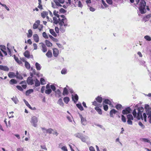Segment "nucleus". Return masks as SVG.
I'll return each instance as SVG.
<instances>
[{
  "mask_svg": "<svg viewBox=\"0 0 151 151\" xmlns=\"http://www.w3.org/2000/svg\"><path fill=\"white\" fill-rule=\"evenodd\" d=\"M146 2L144 0H140L138 8L141 14H144L146 13Z\"/></svg>",
  "mask_w": 151,
  "mask_h": 151,
  "instance_id": "nucleus-1",
  "label": "nucleus"
},
{
  "mask_svg": "<svg viewBox=\"0 0 151 151\" xmlns=\"http://www.w3.org/2000/svg\"><path fill=\"white\" fill-rule=\"evenodd\" d=\"M63 20L64 22H59V25H60V30L62 33L64 32L65 30L66 27L69 26L68 23H66V20L65 19Z\"/></svg>",
  "mask_w": 151,
  "mask_h": 151,
  "instance_id": "nucleus-2",
  "label": "nucleus"
},
{
  "mask_svg": "<svg viewBox=\"0 0 151 151\" xmlns=\"http://www.w3.org/2000/svg\"><path fill=\"white\" fill-rule=\"evenodd\" d=\"M145 109L146 111V113H144L143 116L145 122H147L146 114L151 113V107L150 108L148 104H145Z\"/></svg>",
  "mask_w": 151,
  "mask_h": 151,
  "instance_id": "nucleus-3",
  "label": "nucleus"
},
{
  "mask_svg": "<svg viewBox=\"0 0 151 151\" xmlns=\"http://www.w3.org/2000/svg\"><path fill=\"white\" fill-rule=\"evenodd\" d=\"M30 122L34 127H37V123L38 122V119L37 117L35 116H32L31 118Z\"/></svg>",
  "mask_w": 151,
  "mask_h": 151,
  "instance_id": "nucleus-4",
  "label": "nucleus"
},
{
  "mask_svg": "<svg viewBox=\"0 0 151 151\" xmlns=\"http://www.w3.org/2000/svg\"><path fill=\"white\" fill-rule=\"evenodd\" d=\"M55 4L58 6L61 7L62 6L60 4H63L65 2V0H53Z\"/></svg>",
  "mask_w": 151,
  "mask_h": 151,
  "instance_id": "nucleus-5",
  "label": "nucleus"
},
{
  "mask_svg": "<svg viewBox=\"0 0 151 151\" xmlns=\"http://www.w3.org/2000/svg\"><path fill=\"white\" fill-rule=\"evenodd\" d=\"M131 110L129 107L126 108L125 109L122 111V113L123 114H127L130 113V111Z\"/></svg>",
  "mask_w": 151,
  "mask_h": 151,
  "instance_id": "nucleus-6",
  "label": "nucleus"
},
{
  "mask_svg": "<svg viewBox=\"0 0 151 151\" xmlns=\"http://www.w3.org/2000/svg\"><path fill=\"white\" fill-rule=\"evenodd\" d=\"M80 117L81 119V122L82 125H85L87 124V121L85 118L83 117L82 115L80 114Z\"/></svg>",
  "mask_w": 151,
  "mask_h": 151,
  "instance_id": "nucleus-7",
  "label": "nucleus"
},
{
  "mask_svg": "<svg viewBox=\"0 0 151 151\" xmlns=\"http://www.w3.org/2000/svg\"><path fill=\"white\" fill-rule=\"evenodd\" d=\"M27 82L28 84L32 85L34 83V80L32 77H29L27 79Z\"/></svg>",
  "mask_w": 151,
  "mask_h": 151,
  "instance_id": "nucleus-8",
  "label": "nucleus"
},
{
  "mask_svg": "<svg viewBox=\"0 0 151 151\" xmlns=\"http://www.w3.org/2000/svg\"><path fill=\"white\" fill-rule=\"evenodd\" d=\"M40 21L39 20H37L36 21L33 25V28L34 29H36L38 28L40 24Z\"/></svg>",
  "mask_w": 151,
  "mask_h": 151,
  "instance_id": "nucleus-9",
  "label": "nucleus"
},
{
  "mask_svg": "<svg viewBox=\"0 0 151 151\" xmlns=\"http://www.w3.org/2000/svg\"><path fill=\"white\" fill-rule=\"evenodd\" d=\"M53 55L54 57H57L59 54V51L56 48H54L53 49Z\"/></svg>",
  "mask_w": 151,
  "mask_h": 151,
  "instance_id": "nucleus-10",
  "label": "nucleus"
},
{
  "mask_svg": "<svg viewBox=\"0 0 151 151\" xmlns=\"http://www.w3.org/2000/svg\"><path fill=\"white\" fill-rule=\"evenodd\" d=\"M151 17V14H149L146 15L143 17L142 19V21L145 22H146L148 21L150 18Z\"/></svg>",
  "mask_w": 151,
  "mask_h": 151,
  "instance_id": "nucleus-11",
  "label": "nucleus"
},
{
  "mask_svg": "<svg viewBox=\"0 0 151 151\" xmlns=\"http://www.w3.org/2000/svg\"><path fill=\"white\" fill-rule=\"evenodd\" d=\"M41 45L42 49V50L44 52H45L47 51V48L45 44L43 42H41L40 43Z\"/></svg>",
  "mask_w": 151,
  "mask_h": 151,
  "instance_id": "nucleus-12",
  "label": "nucleus"
},
{
  "mask_svg": "<svg viewBox=\"0 0 151 151\" xmlns=\"http://www.w3.org/2000/svg\"><path fill=\"white\" fill-rule=\"evenodd\" d=\"M0 69L6 71H8L9 70V68L7 66L2 65H0Z\"/></svg>",
  "mask_w": 151,
  "mask_h": 151,
  "instance_id": "nucleus-13",
  "label": "nucleus"
},
{
  "mask_svg": "<svg viewBox=\"0 0 151 151\" xmlns=\"http://www.w3.org/2000/svg\"><path fill=\"white\" fill-rule=\"evenodd\" d=\"M56 96L58 98L60 97L61 95V92L59 89H58L55 91Z\"/></svg>",
  "mask_w": 151,
  "mask_h": 151,
  "instance_id": "nucleus-14",
  "label": "nucleus"
},
{
  "mask_svg": "<svg viewBox=\"0 0 151 151\" xmlns=\"http://www.w3.org/2000/svg\"><path fill=\"white\" fill-rule=\"evenodd\" d=\"M33 38L34 40L36 42H38L39 41V37L37 34H34L33 35Z\"/></svg>",
  "mask_w": 151,
  "mask_h": 151,
  "instance_id": "nucleus-15",
  "label": "nucleus"
},
{
  "mask_svg": "<svg viewBox=\"0 0 151 151\" xmlns=\"http://www.w3.org/2000/svg\"><path fill=\"white\" fill-rule=\"evenodd\" d=\"M117 111H116L114 109H113L111 110L110 112V117H113L114 116L113 114H114Z\"/></svg>",
  "mask_w": 151,
  "mask_h": 151,
  "instance_id": "nucleus-16",
  "label": "nucleus"
},
{
  "mask_svg": "<svg viewBox=\"0 0 151 151\" xmlns=\"http://www.w3.org/2000/svg\"><path fill=\"white\" fill-rule=\"evenodd\" d=\"M60 17H61V18L60 17H59V18H58V19L59 20H60V22H64V21L63 20H65V19H66V23H68L67 22V21H68V20H67V19L66 18L65 16L63 15H61L60 16Z\"/></svg>",
  "mask_w": 151,
  "mask_h": 151,
  "instance_id": "nucleus-17",
  "label": "nucleus"
},
{
  "mask_svg": "<svg viewBox=\"0 0 151 151\" xmlns=\"http://www.w3.org/2000/svg\"><path fill=\"white\" fill-rule=\"evenodd\" d=\"M72 96L73 100L75 102H77L78 99V96L77 94H75L74 96H73V94H72Z\"/></svg>",
  "mask_w": 151,
  "mask_h": 151,
  "instance_id": "nucleus-18",
  "label": "nucleus"
},
{
  "mask_svg": "<svg viewBox=\"0 0 151 151\" xmlns=\"http://www.w3.org/2000/svg\"><path fill=\"white\" fill-rule=\"evenodd\" d=\"M142 113L140 112H137V118L138 119H140L141 118L143 119V118H144V117L142 116Z\"/></svg>",
  "mask_w": 151,
  "mask_h": 151,
  "instance_id": "nucleus-19",
  "label": "nucleus"
},
{
  "mask_svg": "<svg viewBox=\"0 0 151 151\" xmlns=\"http://www.w3.org/2000/svg\"><path fill=\"white\" fill-rule=\"evenodd\" d=\"M104 104H107L111 105V102L108 99H105L103 102V105Z\"/></svg>",
  "mask_w": 151,
  "mask_h": 151,
  "instance_id": "nucleus-20",
  "label": "nucleus"
},
{
  "mask_svg": "<svg viewBox=\"0 0 151 151\" xmlns=\"http://www.w3.org/2000/svg\"><path fill=\"white\" fill-rule=\"evenodd\" d=\"M35 83V86L36 87L39 86L40 85V82L37 78L34 80V83Z\"/></svg>",
  "mask_w": 151,
  "mask_h": 151,
  "instance_id": "nucleus-21",
  "label": "nucleus"
},
{
  "mask_svg": "<svg viewBox=\"0 0 151 151\" xmlns=\"http://www.w3.org/2000/svg\"><path fill=\"white\" fill-rule=\"evenodd\" d=\"M23 101L25 104L26 105H27V106L29 108L31 109L34 110L35 109V107L32 109V108L31 107V106L29 104L28 102L25 99H24Z\"/></svg>",
  "mask_w": 151,
  "mask_h": 151,
  "instance_id": "nucleus-22",
  "label": "nucleus"
},
{
  "mask_svg": "<svg viewBox=\"0 0 151 151\" xmlns=\"http://www.w3.org/2000/svg\"><path fill=\"white\" fill-rule=\"evenodd\" d=\"M8 76L9 78H12L15 77L16 75L14 73L12 72H10L8 74Z\"/></svg>",
  "mask_w": 151,
  "mask_h": 151,
  "instance_id": "nucleus-23",
  "label": "nucleus"
},
{
  "mask_svg": "<svg viewBox=\"0 0 151 151\" xmlns=\"http://www.w3.org/2000/svg\"><path fill=\"white\" fill-rule=\"evenodd\" d=\"M96 101L99 103H101L102 101V98L101 97L98 96L95 99Z\"/></svg>",
  "mask_w": 151,
  "mask_h": 151,
  "instance_id": "nucleus-24",
  "label": "nucleus"
},
{
  "mask_svg": "<svg viewBox=\"0 0 151 151\" xmlns=\"http://www.w3.org/2000/svg\"><path fill=\"white\" fill-rule=\"evenodd\" d=\"M46 45L48 47H50L52 46V44L47 40L45 41Z\"/></svg>",
  "mask_w": 151,
  "mask_h": 151,
  "instance_id": "nucleus-25",
  "label": "nucleus"
},
{
  "mask_svg": "<svg viewBox=\"0 0 151 151\" xmlns=\"http://www.w3.org/2000/svg\"><path fill=\"white\" fill-rule=\"evenodd\" d=\"M35 66L37 70H40L41 69V66L40 64L38 63H35Z\"/></svg>",
  "mask_w": 151,
  "mask_h": 151,
  "instance_id": "nucleus-26",
  "label": "nucleus"
},
{
  "mask_svg": "<svg viewBox=\"0 0 151 151\" xmlns=\"http://www.w3.org/2000/svg\"><path fill=\"white\" fill-rule=\"evenodd\" d=\"M53 23L55 24H57L58 23L59 24L60 20L58 19L56 17H53Z\"/></svg>",
  "mask_w": 151,
  "mask_h": 151,
  "instance_id": "nucleus-27",
  "label": "nucleus"
},
{
  "mask_svg": "<svg viewBox=\"0 0 151 151\" xmlns=\"http://www.w3.org/2000/svg\"><path fill=\"white\" fill-rule=\"evenodd\" d=\"M95 109L97 111L98 113L100 114H102V112L101 109L99 108V107H96L95 108Z\"/></svg>",
  "mask_w": 151,
  "mask_h": 151,
  "instance_id": "nucleus-28",
  "label": "nucleus"
},
{
  "mask_svg": "<svg viewBox=\"0 0 151 151\" xmlns=\"http://www.w3.org/2000/svg\"><path fill=\"white\" fill-rule=\"evenodd\" d=\"M68 93V92L67 89L66 87L64 88L63 93V95L64 96L67 95Z\"/></svg>",
  "mask_w": 151,
  "mask_h": 151,
  "instance_id": "nucleus-29",
  "label": "nucleus"
},
{
  "mask_svg": "<svg viewBox=\"0 0 151 151\" xmlns=\"http://www.w3.org/2000/svg\"><path fill=\"white\" fill-rule=\"evenodd\" d=\"M28 34L27 35V37L30 38L32 36V32L31 29H29L28 31Z\"/></svg>",
  "mask_w": 151,
  "mask_h": 151,
  "instance_id": "nucleus-30",
  "label": "nucleus"
},
{
  "mask_svg": "<svg viewBox=\"0 0 151 151\" xmlns=\"http://www.w3.org/2000/svg\"><path fill=\"white\" fill-rule=\"evenodd\" d=\"M33 92V90L32 89H29L26 92V95L27 96L29 95L30 94Z\"/></svg>",
  "mask_w": 151,
  "mask_h": 151,
  "instance_id": "nucleus-31",
  "label": "nucleus"
},
{
  "mask_svg": "<svg viewBox=\"0 0 151 151\" xmlns=\"http://www.w3.org/2000/svg\"><path fill=\"white\" fill-rule=\"evenodd\" d=\"M24 56L27 58H29L30 57L29 53V52L27 50L24 53Z\"/></svg>",
  "mask_w": 151,
  "mask_h": 151,
  "instance_id": "nucleus-32",
  "label": "nucleus"
},
{
  "mask_svg": "<svg viewBox=\"0 0 151 151\" xmlns=\"http://www.w3.org/2000/svg\"><path fill=\"white\" fill-rule=\"evenodd\" d=\"M93 105H94L95 106H96V107H101V105L100 104H99L96 101H94L92 102Z\"/></svg>",
  "mask_w": 151,
  "mask_h": 151,
  "instance_id": "nucleus-33",
  "label": "nucleus"
},
{
  "mask_svg": "<svg viewBox=\"0 0 151 151\" xmlns=\"http://www.w3.org/2000/svg\"><path fill=\"white\" fill-rule=\"evenodd\" d=\"M46 55L48 58H51L52 55V52L50 50L48 51Z\"/></svg>",
  "mask_w": 151,
  "mask_h": 151,
  "instance_id": "nucleus-34",
  "label": "nucleus"
},
{
  "mask_svg": "<svg viewBox=\"0 0 151 151\" xmlns=\"http://www.w3.org/2000/svg\"><path fill=\"white\" fill-rule=\"evenodd\" d=\"M17 83V81L14 79H12L10 80L9 82L10 84L13 85L14 84H16Z\"/></svg>",
  "mask_w": 151,
  "mask_h": 151,
  "instance_id": "nucleus-35",
  "label": "nucleus"
},
{
  "mask_svg": "<svg viewBox=\"0 0 151 151\" xmlns=\"http://www.w3.org/2000/svg\"><path fill=\"white\" fill-rule=\"evenodd\" d=\"M58 103L61 106H63L64 104L63 102L62 99L61 98L60 99L58 100Z\"/></svg>",
  "mask_w": 151,
  "mask_h": 151,
  "instance_id": "nucleus-36",
  "label": "nucleus"
},
{
  "mask_svg": "<svg viewBox=\"0 0 151 151\" xmlns=\"http://www.w3.org/2000/svg\"><path fill=\"white\" fill-rule=\"evenodd\" d=\"M12 100L14 102L15 104H17L18 102V100L16 97H13L11 98Z\"/></svg>",
  "mask_w": 151,
  "mask_h": 151,
  "instance_id": "nucleus-37",
  "label": "nucleus"
},
{
  "mask_svg": "<svg viewBox=\"0 0 151 151\" xmlns=\"http://www.w3.org/2000/svg\"><path fill=\"white\" fill-rule=\"evenodd\" d=\"M50 33L54 37L57 36V34L55 33L54 30L52 29H51L50 30Z\"/></svg>",
  "mask_w": 151,
  "mask_h": 151,
  "instance_id": "nucleus-38",
  "label": "nucleus"
},
{
  "mask_svg": "<svg viewBox=\"0 0 151 151\" xmlns=\"http://www.w3.org/2000/svg\"><path fill=\"white\" fill-rule=\"evenodd\" d=\"M25 66L26 68L29 69L30 68V65L27 61H25Z\"/></svg>",
  "mask_w": 151,
  "mask_h": 151,
  "instance_id": "nucleus-39",
  "label": "nucleus"
},
{
  "mask_svg": "<svg viewBox=\"0 0 151 151\" xmlns=\"http://www.w3.org/2000/svg\"><path fill=\"white\" fill-rule=\"evenodd\" d=\"M76 106L81 111H83V108L81 104H76Z\"/></svg>",
  "mask_w": 151,
  "mask_h": 151,
  "instance_id": "nucleus-40",
  "label": "nucleus"
},
{
  "mask_svg": "<svg viewBox=\"0 0 151 151\" xmlns=\"http://www.w3.org/2000/svg\"><path fill=\"white\" fill-rule=\"evenodd\" d=\"M127 119L133 120L134 119L133 116L132 114H129L127 115Z\"/></svg>",
  "mask_w": 151,
  "mask_h": 151,
  "instance_id": "nucleus-41",
  "label": "nucleus"
},
{
  "mask_svg": "<svg viewBox=\"0 0 151 151\" xmlns=\"http://www.w3.org/2000/svg\"><path fill=\"white\" fill-rule=\"evenodd\" d=\"M115 107L118 110H119L122 108V106L121 104H118L116 105Z\"/></svg>",
  "mask_w": 151,
  "mask_h": 151,
  "instance_id": "nucleus-42",
  "label": "nucleus"
},
{
  "mask_svg": "<svg viewBox=\"0 0 151 151\" xmlns=\"http://www.w3.org/2000/svg\"><path fill=\"white\" fill-rule=\"evenodd\" d=\"M69 98L68 97H66L63 99L64 102L66 104H68L69 101Z\"/></svg>",
  "mask_w": 151,
  "mask_h": 151,
  "instance_id": "nucleus-43",
  "label": "nucleus"
},
{
  "mask_svg": "<svg viewBox=\"0 0 151 151\" xmlns=\"http://www.w3.org/2000/svg\"><path fill=\"white\" fill-rule=\"evenodd\" d=\"M48 14V13L47 12H43L41 13V16L43 18H45Z\"/></svg>",
  "mask_w": 151,
  "mask_h": 151,
  "instance_id": "nucleus-44",
  "label": "nucleus"
},
{
  "mask_svg": "<svg viewBox=\"0 0 151 151\" xmlns=\"http://www.w3.org/2000/svg\"><path fill=\"white\" fill-rule=\"evenodd\" d=\"M146 115L147 116V118L149 119L150 123H151V112L146 114Z\"/></svg>",
  "mask_w": 151,
  "mask_h": 151,
  "instance_id": "nucleus-45",
  "label": "nucleus"
},
{
  "mask_svg": "<svg viewBox=\"0 0 151 151\" xmlns=\"http://www.w3.org/2000/svg\"><path fill=\"white\" fill-rule=\"evenodd\" d=\"M14 58L15 61L19 64H20L21 63V61L19 60L18 58L15 56V55H14Z\"/></svg>",
  "mask_w": 151,
  "mask_h": 151,
  "instance_id": "nucleus-46",
  "label": "nucleus"
},
{
  "mask_svg": "<svg viewBox=\"0 0 151 151\" xmlns=\"http://www.w3.org/2000/svg\"><path fill=\"white\" fill-rule=\"evenodd\" d=\"M141 141H143L144 142H147L149 143L150 142L149 140L147 138H141L140 139Z\"/></svg>",
  "mask_w": 151,
  "mask_h": 151,
  "instance_id": "nucleus-47",
  "label": "nucleus"
},
{
  "mask_svg": "<svg viewBox=\"0 0 151 151\" xmlns=\"http://www.w3.org/2000/svg\"><path fill=\"white\" fill-rule=\"evenodd\" d=\"M41 84L44 85L46 83V81L43 78H41L40 80Z\"/></svg>",
  "mask_w": 151,
  "mask_h": 151,
  "instance_id": "nucleus-48",
  "label": "nucleus"
},
{
  "mask_svg": "<svg viewBox=\"0 0 151 151\" xmlns=\"http://www.w3.org/2000/svg\"><path fill=\"white\" fill-rule=\"evenodd\" d=\"M52 91V90L50 89H48L45 91V93L47 94H49L51 93Z\"/></svg>",
  "mask_w": 151,
  "mask_h": 151,
  "instance_id": "nucleus-49",
  "label": "nucleus"
},
{
  "mask_svg": "<svg viewBox=\"0 0 151 151\" xmlns=\"http://www.w3.org/2000/svg\"><path fill=\"white\" fill-rule=\"evenodd\" d=\"M144 38L148 41H150L151 40V38L149 36H145L144 37Z\"/></svg>",
  "mask_w": 151,
  "mask_h": 151,
  "instance_id": "nucleus-50",
  "label": "nucleus"
},
{
  "mask_svg": "<svg viewBox=\"0 0 151 151\" xmlns=\"http://www.w3.org/2000/svg\"><path fill=\"white\" fill-rule=\"evenodd\" d=\"M45 130L46 133H49L50 134L52 133V131H53V130L51 128H50L48 129H47V130Z\"/></svg>",
  "mask_w": 151,
  "mask_h": 151,
  "instance_id": "nucleus-51",
  "label": "nucleus"
},
{
  "mask_svg": "<svg viewBox=\"0 0 151 151\" xmlns=\"http://www.w3.org/2000/svg\"><path fill=\"white\" fill-rule=\"evenodd\" d=\"M75 136L77 137L81 138L82 136V134L80 133H78L75 134Z\"/></svg>",
  "mask_w": 151,
  "mask_h": 151,
  "instance_id": "nucleus-52",
  "label": "nucleus"
},
{
  "mask_svg": "<svg viewBox=\"0 0 151 151\" xmlns=\"http://www.w3.org/2000/svg\"><path fill=\"white\" fill-rule=\"evenodd\" d=\"M49 36L50 39H51L53 41H54L55 42H57V41L58 40L56 38H54L52 35H49Z\"/></svg>",
  "mask_w": 151,
  "mask_h": 151,
  "instance_id": "nucleus-53",
  "label": "nucleus"
},
{
  "mask_svg": "<svg viewBox=\"0 0 151 151\" xmlns=\"http://www.w3.org/2000/svg\"><path fill=\"white\" fill-rule=\"evenodd\" d=\"M67 73V70L66 69H63L61 71V73L62 74H65Z\"/></svg>",
  "mask_w": 151,
  "mask_h": 151,
  "instance_id": "nucleus-54",
  "label": "nucleus"
},
{
  "mask_svg": "<svg viewBox=\"0 0 151 151\" xmlns=\"http://www.w3.org/2000/svg\"><path fill=\"white\" fill-rule=\"evenodd\" d=\"M137 112H140L142 113V112L143 110V109L142 107H141L140 108H139L137 109Z\"/></svg>",
  "mask_w": 151,
  "mask_h": 151,
  "instance_id": "nucleus-55",
  "label": "nucleus"
},
{
  "mask_svg": "<svg viewBox=\"0 0 151 151\" xmlns=\"http://www.w3.org/2000/svg\"><path fill=\"white\" fill-rule=\"evenodd\" d=\"M122 120L124 123H125L126 122V118L123 115H122Z\"/></svg>",
  "mask_w": 151,
  "mask_h": 151,
  "instance_id": "nucleus-56",
  "label": "nucleus"
},
{
  "mask_svg": "<svg viewBox=\"0 0 151 151\" xmlns=\"http://www.w3.org/2000/svg\"><path fill=\"white\" fill-rule=\"evenodd\" d=\"M43 37L45 39H48V37L45 32H44L42 33Z\"/></svg>",
  "mask_w": 151,
  "mask_h": 151,
  "instance_id": "nucleus-57",
  "label": "nucleus"
},
{
  "mask_svg": "<svg viewBox=\"0 0 151 151\" xmlns=\"http://www.w3.org/2000/svg\"><path fill=\"white\" fill-rule=\"evenodd\" d=\"M16 88L20 91H23V89L22 87L19 86H16Z\"/></svg>",
  "mask_w": 151,
  "mask_h": 151,
  "instance_id": "nucleus-58",
  "label": "nucleus"
},
{
  "mask_svg": "<svg viewBox=\"0 0 151 151\" xmlns=\"http://www.w3.org/2000/svg\"><path fill=\"white\" fill-rule=\"evenodd\" d=\"M0 4L2 6L4 7L8 11L9 10V8L6 6V5L5 4H2L0 2Z\"/></svg>",
  "mask_w": 151,
  "mask_h": 151,
  "instance_id": "nucleus-59",
  "label": "nucleus"
},
{
  "mask_svg": "<svg viewBox=\"0 0 151 151\" xmlns=\"http://www.w3.org/2000/svg\"><path fill=\"white\" fill-rule=\"evenodd\" d=\"M17 75V78H19V79H22V77L20 75H19L18 74V72H17L16 73Z\"/></svg>",
  "mask_w": 151,
  "mask_h": 151,
  "instance_id": "nucleus-60",
  "label": "nucleus"
},
{
  "mask_svg": "<svg viewBox=\"0 0 151 151\" xmlns=\"http://www.w3.org/2000/svg\"><path fill=\"white\" fill-rule=\"evenodd\" d=\"M58 12L56 11L55 10L53 12L54 14L58 18L60 17V16L58 14Z\"/></svg>",
  "mask_w": 151,
  "mask_h": 151,
  "instance_id": "nucleus-61",
  "label": "nucleus"
},
{
  "mask_svg": "<svg viewBox=\"0 0 151 151\" xmlns=\"http://www.w3.org/2000/svg\"><path fill=\"white\" fill-rule=\"evenodd\" d=\"M101 2L102 4L104 5L105 7H108V5L106 4V3L105 2L104 0H101Z\"/></svg>",
  "mask_w": 151,
  "mask_h": 151,
  "instance_id": "nucleus-62",
  "label": "nucleus"
},
{
  "mask_svg": "<svg viewBox=\"0 0 151 151\" xmlns=\"http://www.w3.org/2000/svg\"><path fill=\"white\" fill-rule=\"evenodd\" d=\"M137 113L136 111V110L135 109H134L133 111L132 114L134 117L137 116Z\"/></svg>",
  "mask_w": 151,
  "mask_h": 151,
  "instance_id": "nucleus-63",
  "label": "nucleus"
},
{
  "mask_svg": "<svg viewBox=\"0 0 151 151\" xmlns=\"http://www.w3.org/2000/svg\"><path fill=\"white\" fill-rule=\"evenodd\" d=\"M61 148L63 151H68L67 147L65 146H63Z\"/></svg>",
  "mask_w": 151,
  "mask_h": 151,
  "instance_id": "nucleus-64",
  "label": "nucleus"
}]
</instances>
